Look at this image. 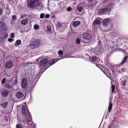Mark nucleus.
<instances>
[{
	"mask_svg": "<svg viewBox=\"0 0 128 128\" xmlns=\"http://www.w3.org/2000/svg\"><path fill=\"white\" fill-rule=\"evenodd\" d=\"M16 16L13 15L12 16V19L13 20H15L16 19Z\"/></svg>",
	"mask_w": 128,
	"mask_h": 128,
	"instance_id": "obj_38",
	"label": "nucleus"
},
{
	"mask_svg": "<svg viewBox=\"0 0 128 128\" xmlns=\"http://www.w3.org/2000/svg\"><path fill=\"white\" fill-rule=\"evenodd\" d=\"M48 62V59L46 58L42 59L40 62V66L44 67L46 66Z\"/></svg>",
	"mask_w": 128,
	"mask_h": 128,
	"instance_id": "obj_8",
	"label": "nucleus"
},
{
	"mask_svg": "<svg viewBox=\"0 0 128 128\" xmlns=\"http://www.w3.org/2000/svg\"><path fill=\"white\" fill-rule=\"evenodd\" d=\"M111 89H112V93L114 92L115 90V86L114 85H113L111 86Z\"/></svg>",
	"mask_w": 128,
	"mask_h": 128,
	"instance_id": "obj_28",
	"label": "nucleus"
},
{
	"mask_svg": "<svg viewBox=\"0 0 128 128\" xmlns=\"http://www.w3.org/2000/svg\"><path fill=\"white\" fill-rule=\"evenodd\" d=\"M126 49L127 50H128V48H126Z\"/></svg>",
	"mask_w": 128,
	"mask_h": 128,
	"instance_id": "obj_57",
	"label": "nucleus"
},
{
	"mask_svg": "<svg viewBox=\"0 0 128 128\" xmlns=\"http://www.w3.org/2000/svg\"><path fill=\"white\" fill-rule=\"evenodd\" d=\"M51 28L50 26L49 25L47 26V28L46 29V30L47 32H52V30H51Z\"/></svg>",
	"mask_w": 128,
	"mask_h": 128,
	"instance_id": "obj_26",
	"label": "nucleus"
},
{
	"mask_svg": "<svg viewBox=\"0 0 128 128\" xmlns=\"http://www.w3.org/2000/svg\"><path fill=\"white\" fill-rule=\"evenodd\" d=\"M101 41H100V40H99V41H98V44H101Z\"/></svg>",
	"mask_w": 128,
	"mask_h": 128,
	"instance_id": "obj_54",
	"label": "nucleus"
},
{
	"mask_svg": "<svg viewBox=\"0 0 128 128\" xmlns=\"http://www.w3.org/2000/svg\"><path fill=\"white\" fill-rule=\"evenodd\" d=\"M105 118L106 119V116H105Z\"/></svg>",
	"mask_w": 128,
	"mask_h": 128,
	"instance_id": "obj_60",
	"label": "nucleus"
},
{
	"mask_svg": "<svg viewBox=\"0 0 128 128\" xmlns=\"http://www.w3.org/2000/svg\"><path fill=\"white\" fill-rule=\"evenodd\" d=\"M5 87L6 88L10 89L11 88V86L8 84H6L5 85Z\"/></svg>",
	"mask_w": 128,
	"mask_h": 128,
	"instance_id": "obj_29",
	"label": "nucleus"
},
{
	"mask_svg": "<svg viewBox=\"0 0 128 128\" xmlns=\"http://www.w3.org/2000/svg\"><path fill=\"white\" fill-rule=\"evenodd\" d=\"M112 49H113L114 50V48H115L116 50V48H115V46L114 45L113 46L112 48Z\"/></svg>",
	"mask_w": 128,
	"mask_h": 128,
	"instance_id": "obj_49",
	"label": "nucleus"
},
{
	"mask_svg": "<svg viewBox=\"0 0 128 128\" xmlns=\"http://www.w3.org/2000/svg\"><path fill=\"white\" fill-rule=\"evenodd\" d=\"M34 28L36 29V30L38 28V25H35L34 26Z\"/></svg>",
	"mask_w": 128,
	"mask_h": 128,
	"instance_id": "obj_39",
	"label": "nucleus"
},
{
	"mask_svg": "<svg viewBox=\"0 0 128 128\" xmlns=\"http://www.w3.org/2000/svg\"><path fill=\"white\" fill-rule=\"evenodd\" d=\"M80 24V22L79 21H75L72 23L73 26L74 27H76Z\"/></svg>",
	"mask_w": 128,
	"mask_h": 128,
	"instance_id": "obj_21",
	"label": "nucleus"
},
{
	"mask_svg": "<svg viewBox=\"0 0 128 128\" xmlns=\"http://www.w3.org/2000/svg\"><path fill=\"white\" fill-rule=\"evenodd\" d=\"M128 58V57L127 56H124L122 60L119 64V66L122 65L126 63Z\"/></svg>",
	"mask_w": 128,
	"mask_h": 128,
	"instance_id": "obj_17",
	"label": "nucleus"
},
{
	"mask_svg": "<svg viewBox=\"0 0 128 128\" xmlns=\"http://www.w3.org/2000/svg\"><path fill=\"white\" fill-rule=\"evenodd\" d=\"M6 79V78H3V79H2V84H3L4 83V82H5Z\"/></svg>",
	"mask_w": 128,
	"mask_h": 128,
	"instance_id": "obj_37",
	"label": "nucleus"
},
{
	"mask_svg": "<svg viewBox=\"0 0 128 128\" xmlns=\"http://www.w3.org/2000/svg\"><path fill=\"white\" fill-rule=\"evenodd\" d=\"M127 40H128V39H127Z\"/></svg>",
	"mask_w": 128,
	"mask_h": 128,
	"instance_id": "obj_64",
	"label": "nucleus"
},
{
	"mask_svg": "<svg viewBox=\"0 0 128 128\" xmlns=\"http://www.w3.org/2000/svg\"><path fill=\"white\" fill-rule=\"evenodd\" d=\"M128 76H126V78H124V80H122V81L120 82V84H121L122 86H125L126 84V82L128 81Z\"/></svg>",
	"mask_w": 128,
	"mask_h": 128,
	"instance_id": "obj_12",
	"label": "nucleus"
},
{
	"mask_svg": "<svg viewBox=\"0 0 128 128\" xmlns=\"http://www.w3.org/2000/svg\"><path fill=\"white\" fill-rule=\"evenodd\" d=\"M26 16V15L25 14H21V18H22Z\"/></svg>",
	"mask_w": 128,
	"mask_h": 128,
	"instance_id": "obj_47",
	"label": "nucleus"
},
{
	"mask_svg": "<svg viewBox=\"0 0 128 128\" xmlns=\"http://www.w3.org/2000/svg\"><path fill=\"white\" fill-rule=\"evenodd\" d=\"M83 9V7L82 6H80V12Z\"/></svg>",
	"mask_w": 128,
	"mask_h": 128,
	"instance_id": "obj_51",
	"label": "nucleus"
},
{
	"mask_svg": "<svg viewBox=\"0 0 128 128\" xmlns=\"http://www.w3.org/2000/svg\"><path fill=\"white\" fill-rule=\"evenodd\" d=\"M63 53V52L62 50H60L58 52V54L61 55Z\"/></svg>",
	"mask_w": 128,
	"mask_h": 128,
	"instance_id": "obj_35",
	"label": "nucleus"
},
{
	"mask_svg": "<svg viewBox=\"0 0 128 128\" xmlns=\"http://www.w3.org/2000/svg\"><path fill=\"white\" fill-rule=\"evenodd\" d=\"M45 18H48L50 17V15L48 14H46L45 15Z\"/></svg>",
	"mask_w": 128,
	"mask_h": 128,
	"instance_id": "obj_43",
	"label": "nucleus"
},
{
	"mask_svg": "<svg viewBox=\"0 0 128 128\" xmlns=\"http://www.w3.org/2000/svg\"><path fill=\"white\" fill-rule=\"evenodd\" d=\"M80 58H81V56H80Z\"/></svg>",
	"mask_w": 128,
	"mask_h": 128,
	"instance_id": "obj_63",
	"label": "nucleus"
},
{
	"mask_svg": "<svg viewBox=\"0 0 128 128\" xmlns=\"http://www.w3.org/2000/svg\"><path fill=\"white\" fill-rule=\"evenodd\" d=\"M44 14L43 13H41L40 16V17L41 18H44Z\"/></svg>",
	"mask_w": 128,
	"mask_h": 128,
	"instance_id": "obj_31",
	"label": "nucleus"
},
{
	"mask_svg": "<svg viewBox=\"0 0 128 128\" xmlns=\"http://www.w3.org/2000/svg\"><path fill=\"white\" fill-rule=\"evenodd\" d=\"M96 66H97L98 67L100 68L101 66L100 64H96Z\"/></svg>",
	"mask_w": 128,
	"mask_h": 128,
	"instance_id": "obj_44",
	"label": "nucleus"
},
{
	"mask_svg": "<svg viewBox=\"0 0 128 128\" xmlns=\"http://www.w3.org/2000/svg\"><path fill=\"white\" fill-rule=\"evenodd\" d=\"M92 36L91 34H89L88 32H85L82 36V38L86 40H87L88 42L90 41V39Z\"/></svg>",
	"mask_w": 128,
	"mask_h": 128,
	"instance_id": "obj_5",
	"label": "nucleus"
},
{
	"mask_svg": "<svg viewBox=\"0 0 128 128\" xmlns=\"http://www.w3.org/2000/svg\"><path fill=\"white\" fill-rule=\"evenodd\" d=\"M28 20L27 18L22 20L21 22V24L22 25H25L27 23Z\"/></svg>",
	"mask_w": 128,
	"mask_h": 128,
	"instance_id": "obj_24",
	"label": "nucleus"
},
{
	"mask_svg": "<svg viewBox=\"0 0 128 128\" xmlns=\"http://www.w3.org/2000/svg\"><path fill=\"white\" fill-rule=\"evenodd\" d=\"M87 56H88L87 58L90 60L91 62L92 63L96 62L97 59V57H96L95 55H92L91 56H90L87 54Z\"/></svg>",
	"mask_w": 128,
	"mask_h": 128,
	"instance_id": "obj_6",
	"label": "nucleus"
},
{
	"mask_svg": "<svg viewBox=\"0 0 128 128\" xmlns=\"http://www.w3.org/2000/svg\"><path fill=\"white\" fill-rule=\"evenodd\" d=\"M6 67V68L9 69L12 68V62L10 61L7 62L5 64Z\"/></svg>",
	"mask_w": 128,
	"mask_h": 128,
	"instance_id": "obj_11",
	"label": "nucleus"
},
{
	"mask_svg": "<svg viewBox=\"0 0 128 128\" xmlns=\"http://www.w3.org/2000/svg\"><path fill=\"white\" fill-rule=\"evenodd\" d=\"M52 33V32H50V34H51Z\"/></svg>",
	"mask_w": 128,
	"mask_h": 128,
	"instance_id": "obj_62",
	"label": "nucleus"
},
{
	"mask_svg": "<svg viewBox=\"0 0 128 128\" xmlns=\"http://www.w3.org/2000/svg\"><path fill=\"white\" fill-rule=\"evenodd\" d=\"M101 23V21L99 20L96 18L93 22L92 24L94 25H100Z\"/></svg>",
	"mask_w": 128,
	"mask_h": 128,
	"instance_id": "obj_16",
	"label": "nucleus"
},
{
	"mask_svg": "<svg viewBox=\"0 0 128 128\" xmlns=\"http://www.w3.org/2000/svg\"><path fill=\"white\" fill-rule=\"evenodd\" d=\"M112 124H108L106 128H111L112 126Z\"/></svg>",
	"mask_w": 128,
	"mask_h": 128,
	"instance_id": "obj_36",
	"label": "nucleus"
},
{
	"mask_svg": "<svg viewBox=\"0 0 128 128\" xmlns=\"http://www.w3.org/2000/svg\"><path fill=\"white\" fill-rule=\"evenodd\" d=\"M112 102H109V104L108 107V111L107 112L106 114V116L107 115V114H108V112H111L112 109Z\"/></svg>",
	"mask_w": 128,
	"mask_h": 128,
	"instance_id": "obj_14",
	"label": "nucleus"
},
{
	"mask_svg": "<svg viewBox=\"0 0 128 128\" xmlns=\"http://www.w3.org/2000/svg\"><path fill=\"white\" fill-rule=\"evenodd\" d=\"M116 50V49L115 48H114V50L112 49V51H111L110 52H108V54L106 56H107L108 57L107 58H110V56L114 52V51Z\"/></svg>",
	"mask_w": 128,
	"mask_h": 128,
	"instance_id": "obj_22",
	"label": "nucleus"
},
{
	"mask_svg": "<svg viewBox=\"0 0 128 128\" xmlns=\"http://www.w3.org/2000/svg\"><path fill=\"white\" fill-rule=\"evenodd\" d=\"M110 20L108 18L104 19L102 21V25L106 27L109 24Z\"/></svg>",
	"mask_w": 128,
	"mask_h": 128,
	"instance_id": "obj_7",
	"label": "nucleus"
},
{
	"mask_svg": "<svg viewBox=\"0 0 128 128\" xmlns=\"http://www.w3.org/2000/svg\"><path fill=\"white\" fill-rule=\"evenodd\" d=\"M90 2L92 1H93V0H89Z\"/></svg>",
	"mask_w": 128,
	"mask_h": 128,
	"instance_id": "obj_56",
	"label": "nucleus"
},
{
	"mask_svg": "<svg viewBox=\"0 0 128 128\" xmlns=\"http://www.w3.org/2000/svg\"><path fill=\"white\" fill-rule=\"evenodd\" d=\"M8 36V34H5L3 36V38H7Z\"/></svg>",
	"mask_w": 128,
	"mask_h": 128,
	"instance_id": "obj_46",
	"label": "nucleus"
},
{
	"mask_svg": "<svg viewBox=\"0 0 128 128\" xmlns=\"http://www.w3.org/2000/svg\"><path fill=\"white\" fill-rule=\"evenodd\" d=\"M34 37L32 39L31 42L29 45V46L31 50L38 47L40 46L41 41L39 39H35Z\"/></svg>",
	"mask_w": 128,
	"mask_h": 128,
	"instance_id": "obj_2",
	"label": "nucleus"
},
{
	"mask_svg": "<svg viewBox=\"0 0 128 128\" xmlns=\"http://www.w3.org/2000/svg\"><path fill=\"white\" fill-rule=\"evenodd\" d=\"M113 33V32H110V33H111V34H112V33Z\"/></svg>",
	"mask_w": 128,
	"mask_h": 128,
	"instance_id": "obj_58",
	"label": "nucleus"
},
{
	"mask_svg": "<svg viewBox=\"0 0 128 128\" xmlns=\"http://www.w3.org/2000/svg\"><path fill=\"white\" fill-rule=\"evenodd\" d=\"M62 24L60 23L59 22H58L56 24V29L58 30H60V28L61 27Z\"/></svg>",
	"mask_w": 128,
	"mask_h": 128,
	"instance_id": "obj_20",
	"label": "nucleus"
},
{
	"mask_svg": "<svg viewBox=\"0 0 128 128\" xmlns=\"http://www.w3.org/2000/svg\"><path fill=\"white\" fill-rule=\"evenodd\" d=\"M122 52L123 53H124V54L126 53V52H125V51L124 50H122Z\"/></svg>",
	"mask_w": 128,
	"mask_h": 128,
	"instance_id": "obj_52",
	"label": "nucleus"
},
{
	"mask_svg": "<svg viewBox=\"0 0 128 128\" xmlns=\"http://www.w3.org/2000/svg\"><path fill=\"white\" fill-rule=\"evenodd\" d=\"M10 37L11 38H13L14 37V33H11L10 34Z\"/></svg>",
	"mask_w": 128,
	"mask_h": 128,
	"instance_id": "obj_34",
	"label": "nucleus"
},
{
	"mask_svg": "<svg viewBox=\"0 0 128 128\" xmlns=\"http://www.w3.org/2000/svg\"><path fill=\"white\" fill-rule=\"evenodd\" d=\"M98 63L100 64L101 62V60L99 58H97V59L96 60Z\"/></svg>",
	"mask_w": 128,
	"mask_h": 128,
	"instance_id": "obj_40",
	"label": "nucleus"
},
{
	"mask_svg": "<svg viewBox=\"0 0 128 128\" xmlns=\"http://www.w3.org/2000/svg\"><path fill=\"white\" fill-rule=\"evenodd\" d=\"M8 104V103L7 102H6L2 104L1 106L3 108H6V107Z\"/></svg>",
	"mask_w": 128,
	"mask_h": 128,
	"instance_id": "obj_27",
	"label": "nucleus"
},
{
	"mask_svg": "<svg viewBox=\"0 0 128 128\" xmlns=\"http://www.w3.org/2000/svg\"><path fill=\"white\" fill-rule=\"evenodd\" d=\"M26 110V106H22L21 108V114L23 116H25L28 119L27 122L28 123L30 122L29 124L32 125V117L28 108H27Z\"/></svg>",
	"mask_w": 128,
	"mask_h": 128,
	"instance_id": "obj_1",
	"label": "nucleus"
},
{
	"mask_svg": "<svg viewBox=\"0 0 128 128\" xmlns=\"http://www.w3.org/2000/svg\"><path fill=\"white\" fill-rule=\"evenodd\" d=\"M2 12V11L1 8H0V15L1 14Z\"/></svg>",
	"mask_w": 128,
	"mask_h": 128,
	"instance_id": "obj_48",
	"label": "nucleus"
},
{
	"mask_svg": "<svg viewBox=\"0 0 128 128\" xmlns=\"http://www.w3.org/2000/svg\"><path fill=\"white\" fill-rule=\"evenodd\" d=\"M58 61L57 59H55L52 60H50L48 62V64L50 65H52Z\"/></svg>",
	"mask_w": 128,
	"mask_h": 128,
	"instance_id": "obj_19",
	"label": "nucleus"
},
{
	"mask_svg": "<svg viewBox=\"0 0 128 128\" xmlns=\"http://www.w3.org/2000/svg\"><path fill=\"white\" fill-rule=\"evenodd\" d=\"M76 13L78 14L80 12V4L76 6Z\"/></svg>",
	"mask_w": 128,
	"mask_h": 128,
	"instance_id": "obj_23",
	"label": "nucleus"
},
{
	"mask_svg": "<svg viewBox=\"0 0 128 128\" xmlns=\"http://www.w3.org/2000/svg\"><path fill=\"white\" fill-rule=\"evenodd\" d=\"M117 71V72H118V73H121V71L120 70H118Z\"/></svg>",
	"mask_w": 128,
	"mask_h": 128,
	"instance_id": "obj_55",
	"label": "nucleus"
},
{
	"mask_svg": "<svg viewBox=\"0 0 128 128\" xmlns=\"http://www.w3.org/2000/svg\"><path fill=\"white\" fill-rule=\"evenodd\" d=\"M0 26L1 29L2 31L4 32H5L7 30V25L4 22H2Z\"/></svg>",
	"mask_w": 128,
	"mask_h": 128,
	"instance_id": "obj_9",
	"label": "nucleus"
},
{
	"mask_svg": "<svg viewBox=\"0 0 128 128\" xmlns=\"http://www.w3.org/2000/svg\"><path fill=\"white\" fill-rule=\"evenodd\" d=\"M57 0V1H58V0Z\"/></svg>",
	"mask_w": 128,
	"mask_h": 128,
	"instance_id": "obj_61",
	"label": "nucleus"
},
{
	"mask_svg": "<svg viewBox=\"0 0 128 128\" xmlns=\"http://www.w3.org/2000/svg\"><path fill=\"white\" fill-rule=\"evenodd\" d=\"M21 40H17L15 42L14 45L16 46H19L21 44Z\"/></svg>",
	"mask_w": 128,
	"mask_h": 128,
	"instance_id": "obj_25",
	"label": "nucleus"
},
{
	"mask_svg": "<svg viewBox=\"0 0 128 128\" xmlns=\"http://www.w3.org/2000/svg\"><path fill=\"white\" fill-rule=\"evenodd\" d=\"M108 8H105L99 9L98 11L100 13L104 14V13L108 11Z\"/></svg>",
	"mask_w": 128,
	"mask_h": 128,
	"instance_id": "obj_18",
	"label": "nucleus"
},
{
	"mask_svg": "<svg viewBox=\"0 0 128 128\" xmlns=\"http://www.w3.org/2000/svg\"><path fill=\"white\" fill-rule=\"evenodd\" d=\"M72 8L70 7H68L67 8V10L68 11H70L71 10Z\"/></svg>",
	"mask_w": 128,
	"mask_h": 128,
	"instance_id": "obj_41",
	"label": "nucleus"
},
{
	"mask_svg": "<svg viewBox=\"0 0 128 128\" xmlns=\"http://www.w3.org/2000/svg\"><path fill=\"white\" fill-rule=\"evenodd\" d=\"M16 128H23L19 124H17L16 126Z\"/></svg>",
	"mask_w": 128,
	"mask_h": 128,
	"instance_id": "obj_30",
	"label": "nucleus"
},
{
	"mask_svg": "<svg viewBox=\"0 0 128 128\" xmlns=\"http://www.w3.org/2000/svg\"><path fill=\"white\" fill-rule=\"evenodd\" d=\"M104 52V49L102 47L98 48L95 52L96 54L100 56Z\"/></svg>",
	"mask_w": 128,
	"mask_h": 128,
	"instance_id": "obj_4",
	"label": "nucleus"
},
{
	"mask_svg": "<svg viewBox=\"0 0 128 128\" xmlns=\"http://www.w3.org/2000/svg\"><path fill=\"white\" fill-rule=\"evenodd\" d=\"M76 42L77 44H79L80 43V40L78 38H77L76 39Z\"/></svg>",
	"mask_w": 128,
	"mask_h": 128,
	"instance_id": "obj_33",
	"label": "nucleus"
},
{
	"mask_svg": "<svg viewBox=\"0 0 128 128\" xmlns=\"http://www.w3.org/2000/svg\"><path fill=\"white\" fill-rule=\"evenodd\" d=\"M112 74H114V76L115 77L117 75V74H116V72L113 71H112Z\"/></svg>",
	"mask_w": 128,
	"mask_h": 128,
	"instance_id": "obj_45",
	"label": "nucleus"
},
{
	"mask_svg": "<svg viewBox=\"0 0 128 128\" xmlns=\"http://www.w3.org/2000/svg\"><path fill=\"white\" fill-rule=\"evenodd\" d=\"M106 76L108 78H109L110 79V80H112V78H111V77H110L109 76H108V75H107V74H106Z\"/></svg>",
	"mask_w": 128,
	"mask_h": 128,
	"instance_id": "obj_53",
	"label": "nucleus"
},
{
	"mask_svg": "<svg viewBox=\"0 0 128 128\" xmlns=\"http://www.w3.org/2000/svg\"><path fill=\"white\" fill-rule=\"evenodd\" d=\"M9 94V91L7 90H3L1 93V94L2 96L4 97H6Z\"/></svg>",
	"mask_w": 128,
	"mask_h": 128,
	"instance_id": "obj_13",
	"label": "nucleus"
},
{
	"mask_svg": "<svg viewBox=\"0 0 128 128\" xmlns=\"http://www.w3.org/2000/svg\"><path fill=\"white\" fill-rule=\"evenodd\" d=\"M10 1L11 0H9Z\"/></svg>",
	"mask_w": 128,
	"mask_h": 128,
	"instance_id": "obj_59",
	"label": "nucleus"
},
{
	"mask_svg": "<svg viewBox=\"0 0 128 128\" xmlns=\"http://www.w3.org/2000/svg\"><path fill=\"white\" fill-rule=\"evenodd\" d=\"M125 69L124 68H122L121 69V71L122 72H124Z\"/></svg>",
	"mask_w": 128,
	"mask_h": 128,
	"instance_id": "obj_50",
	"label": "nucleus"
},
{
	"mask_svg": "<svg viewBox=\"0 0 128 128\" xmlns=\"http://www.w3.org/2000/svg\"><path fill=\"white\" fill-rule=\"evenodd\" d=\"M13 40V39L11 38H10L8 39V41L9 42H12Z\"/></svg>",
	"mask_w": 128,
	"mask_h": 128,
	"instance_id": "obj_42",
	"label": "nucleus"
},
{
	"mask_svg": "<svg viewBox=\"0 0 128 128\" xmlns=\"http://www.w3.org/2000/svg\"><path fill=\"white\" fill-rule=\"evenodd\" d=\"M27 84L26 80V79H24L22 82L21 85L22 88H26Z\"/></svg>",
	"mask_w": 128,
	"mask_h": 128,
	"instance_id": "obj_15",
	"label": "nucleus"
},
{
	"mask_svg": "<svg viewBox=\"0 0 128 128\" xmlns=\"http://www.w3.org/2000/svg\"><path fill=\"white\" fill-rule=\"evenodd\" d=\"M24 96V94L21 92H17L16 94V97L18 99H22V98Z\"/></svg>",
	"mask_w": 128,
	"mask_h": 128,
	"instance_id": "obj_10",
	"label": "nucleus"
},
{
	"mask_svg": "<svg viewBox=\"0 0 128 128\" xmlns=\"http://www.w3.org/2000/svg\"><path fill=\"white\" fill-rule=\"evenodd\" d=\"M106 30L107 31H109L110 32H114V30L113 29H110V28H109V30Z\"/></svg>",
	"mask_w": 128,
	"mask_h": 128,
	"instance_id": "obj_32",
	"label": "nucleus"
},
{
	"mask_svg": "<svg viewBox=\"0 0 128 128\" xmlns=\"http://www.w3.org/2000/svg\"><path fill=\"white\" fill-rule=\"evenodd\" d=\"M39 1V0H28L27 6L30 8H33L38 4Z\"/></svg>",
	"mask_w": 128,
	"mask_h": 128,
	"instance_id": "obj_3",
	"label": "nucleus"
}]
</instances>
